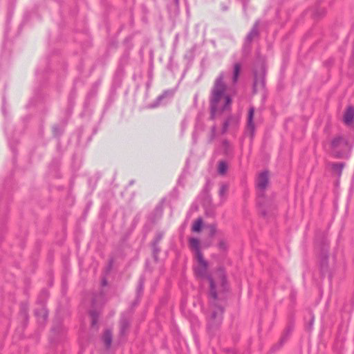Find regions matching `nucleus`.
I'll use <instances>...</instances> for the list:
<instances>
[{"label": "nucleus", "mask_w": 354, "mask_h": 354, "mask_svg": "<svg viewBox=\"0 0 354 354\" xmlns=\"http://www.w3.org/2000/svg\"><path fill=\"white\" fill-rule=\"evenodd\" d=\"M197 265L194 266V270L196 277L201 281L207 280L209 283V290L208 297L214 303L218 299H222L223 294L227 291V283L225 275L220 274L219 281L214 280L208 271V262L203 257L196 258Z\"/></svg>", "instance_id": "obj_1"}, {"label": "nucleus", "mask_w": 354, "mask_h": 354, "mask_svg": "<svg viewBox=\"0 0 354 354\" xmlns=\"http://www.w3.org/2000/svg\"><path fill=\"white\" fill-rule=\"evenodd\" d=\"M224 76L221 73L216 79L209 96L210 119L214 120L218 115L231 109L232 97L225 93Z\"/></svg>", "instance_id": "obj_2"}, {"label": "nucleus", "mask_w": 354, "mask_h": 354, "mask_svg": "<svg viewBox=\"0 0 354 354\" xmlns=\"http://www.w3.org/2000/svg\"><path fill=\"white\" fill-rule=\"evenodd\" d=\"M226 299V293L223 294L222 299H218L214 303H212V299L209 298L211 315L207 322V331L210 336H214L218 332L222 322L223 314L224 313V303Z\"/></svg>", "instance_id": "obj_3"}, {"label": "nucleus", "mask_w": 354, "mask_h": 354, "mask_svg": "<svg viewBox=\"0 0 354 354\" xmlns=\"http://www.w3.org/2000/svg\"><path fill=\"white\" fill-rule=\"evenodd\" d=\"M331 154L336 158H348L353 145L347 136L339 134L334 136L330 143Z\"/></svg>", "instance_id": "obj_4"}, {"label": "nucleus", "mask_w": 354, "mask_h": 354, "mask_svg": "<svg viewBox=\"0 0 354 354\" xmlns=\"http://www.w3.org/2000/svg\"><path fill=\"white\" fill-rule=\"evenodd\" d=\"M104 294L102 291H100L97 294H95L92 296V308L93 309L89 310V315L91 318V326L95 327L97 326V324L98 322V318L100 315V311L98 310V307L102 305V303L104 299Z\"/></svg>", "instance_id": "obj_5"}, {"label": "nucleus", "mask_w": 354, "mask_h": 354, "mask_svg": "<svg viewBox=\"0 0 354 354\" xmlns=\"http://www.w3.org/2000/svg\"><path fill=\"white\" fill-rule=\"evenodd\" d=\"M266 70L264 66H261L259 71H254V82L252 86L253 93H256L259 88L266 86Z\"/></svg>", "instance_id": "obj_6"}, {"label": "nucleus", "mask_w": 354, "mask_h": 354, "mask_svg": "<svg viewBox=\"0 0 354 354\" xmlns=\"http://www.w3.org/2000/svg\"><path fill=\"white\" fill-rule=\"evenodd\" d=\"M133 317L131 310L124 312L120 319V336L124 337L127 335L129 329L131 322Z\"/></svg>", "instance_id": "obj_7"}, {"label": "nucleus", "mask_w": 354, "mask_h": 354, "mask_svg": "<svg viewBox=\"0 0 354 354\" xmlns=\"http://www.w3.org/2000/svg\"><path fill=\"white\" fill-rule=\"evenodd\" d=\"M269 183L268 171H263L261 172L256 180V187L261 192V196H264V192Z\"/></svg>", "instance_id": "obj_8"}, {"label": "nucleus", "mask_w": 354, "mask_h": 354, "mask_svg": "<svg viewBox=\"0 0 354 354\" xmlns=\"http://www.w3.org/2000/svg\"><path fill=\"white\" fill-rule=\"evenodd\" d=\"M259 21H256L254 24L252 29L248 33L245 39V44H244V48H250L251 43L254 39L256 38H258L259 36Z\"/></svg>", "instance_id": "obj_9"}, {"label": "nucleus", "mask_w": 354, "mask_h": 354, "mask_svg": "<svg viewBox=\"0 0 354 354\" xmlns=\"http://www.w3.org/2000/svg\"><path fill=\"white\" fill-rule=\"evenodd\" d=\"M239 120L234 115H229L224 120L222 128L221 133L225 134L228 131L229 128H236L239 125Z\"/></svg>", "instance_id": "obj_10"}, {"label": "nucleus", "mask_w": 354, "mask_h": 354, "mask_svg": "<svg viewBox=\"0 0 354 354\" xmlns=\"http://www.w3.org/2000/svg\"><path fill=\"white\" fill-rule=\"evenodd\" d=\"M189 246L194 251L196 258L203 257L200 248V241L197 238L192 237L189 239Z\"/></svg>", "instance_id": "obj_11"}, {"label": "nucleus", "mask_w": 354, "mask_h": 354, "mask_svg": "<svg viewBox=\"0 0 354 354\" xmlns=\"http://www.w3.org/2000/svg\"><path fill=\"white\" fill-rule=\"evenodd\" d=\"M344 122L350 125L354 122V107L349 106L347 107L343 118Z\"/></svg>", "instance_id": "obj_12"}, {"label": "nucleus", "mask_w": 354, "mask_h": 354, "mask_svg": "<svg viewBox=\"0 0 354 354\" xmlns=\"http://www.w3.org/2000/svg\"><path fill=\"white\" fill-rule=\"evenodd\" d=\"M254 113V108L252 106L249 109L248 123H247L248 129L251 133V137H253L254 133V130H255V126H254V123L253 122Z\"/></svg>", "instance_id": "obj_13"}, {"label": "nucleus", "mask_w": 354, "mask_h": 354, "mask_svg": "<svg viewBox=\"0 0 354 354\" xmlns=\"http://www.w3.org/2000/svg\"><path fill=\"white\" fill-rule=\"evenodd\" d=\"M35 314L37 318L38 322L40 324H44L46 321L48 317V311L44 306H41L40 309H37L35 311Z\"/></svg>", "instance_id": "obj_14"}, {"label": "nucleus", "mask_w": 354, "mask_h": 354, "mask_svg": "<svg viewBox=\"0 0 354 354\" xmlns=\"http://www.w3.org/2000/svg\"><path fill=\"white\" fill-rule=\"evenodd\" d=\"M173 95H174V92L172 91H164L162 94H161L156 98V101L154 102L153 104L151 106L156 107V106L160 105L163 99H165V98L170 99L172 97Z\"/></svg>", "instance_id": "obj_15"}, {"label": "nucleus", "mask_w": 354, "mask_h": 354, "mask_svg": "<svg viewBox=\"0 0 354 354\" xmlns=\"http://www.w3.org/2000/svg\"><path fill=\"white\" fill-rule=\"evenodd\" d=\"M112 338L113 337L111 330L109 329L105 330L102 339L106 348H109L111 347Z\"/></svg>", "instance_id": "obj_16"}, {"label": "nucleus", "mask_w": 354, "mask_h": 354, "mask_svg": "<svg viewBox=\"0 0 354 354\" xmlns=\"http://www.w3.org/2000/svg\"><path fill=\"white\" fill-rule=\"evenodd\" d=\"M144 283H145V278L143 276L140 277V279H139V281H138V287H137V292H136V296H137V301L138 302H140V298L142 297V295L143 293V290H144Z\"/></svg>", "instance_id": "obj_17"}, {"label": "nucleus", "mask_w": 354, "mask_h": 354, "mask_svg": "<svg viewBox=\"0 0 354 354\" xmlns=\"http://www.w3.org/2000/svg\"><path fill=\"white\" fill-rule=\"evenodd\" d=\"M345 166L344 162H333L331 164V169L333 171L337 172L338 176L342 175V170Z\"/></svg>", "instance_id": "obj_18"}, {"label": "nucleus", "mask_w": 354, "mask_h": 354, "mask_svg": "<svg viewBox=\"0 0 354 354\" xmlns=\"http://www.w3.org/2000/svg\"><path fill=\"white\" fill-rule=\"evenodd\" d=\"M241 65L240 63H235L234 64V70H233V77L232 81L234 83H236L238 81V78L240 74Z\"/></svg>", "instance_id": "obj_19"}, {"label": "nucleus", "mask_w": 354, "mask_h": 354, "mask_svg": "<svg viewBox=\"0 0 354 354\" xmlns=\"http://www.w3.org/2000/svg\"><path fill=\"white\" fill-rule=\"evenodd\" d=\"M202 225H203V220L200 217L194 221V223L192 225V230L194 232H200L202 228Z\"/></svg>", "instance_id": "obj_20"}, {"label": "nucleus", "mask_w": 354, "mask_h": 354, "mask_svg": "<svg viewBox=\"0 0 354 354\" xmlns=\"http://www.w3.org/2000/svg\"><path fill=\"white\" fill-rule=\"evenodd\" d=\"M153 257L156 262L158 261V254L160 252V248L158 245L151 243Z\"/></svg>", "instance_id": "obj_21"}, {"label": "nucleus", "mask_w": 354, "mask_h": 354, "mask_svg": "<svg viewBox=\"0 0 354 354\" xmlns=\"http://www.w3.org/2000/svg\"><path fill=\"white\" fill-rule=\"evenodd\" d=\"M222 147L225 154H229L232 152V149L230 142L227 140H224L222 142Z\"/></svg>", "instance_id": "obj_22"}, {"label": "nucleus", "mask_w": 354, "mask_h": 354, "mask_svg": "<svg viewBox=\"0 0 354 354\" xmlns=\"http://www.w3.org/2000/svg\"><path fill=\"white\" fill-rule=\"evenodd\" d=\"M227 165L225 161H220L218 163V171L221 174H224L227 171Z\"/></svg>", "instance_id": "obj_23"}, {"label": "nucleus", "mask_w": 354, "mask_h": 354, "mask_svg": "<svg viewBox=\"0 0 354 354\" xmlns=\"http://www.w3.org/2000/svg\"><path fill=\"white\" fill-rule=\"evenodd\" d=\"M218 248L221 251H226L228 248L227 241L223 239H221L218 243Z\"/></svg>", "instance_id": "obj_24"}, {"label": "nucleus", "mask_w": 354, "mask_h": 354, "mask_svg": "<svg viewBox=\"0 0 354 354\" xmlns=\"http://www.w3.org/2000/svg\"><path fill=\"white\" fill-rule=\"evenodd\" d=\"M163 236H164V232H158L156 234L154 239H153V241H152L151 243H156V244L158 245L159 242L163 238Z\"/></svg>", "instance_id": "obj_25"}, {"label": "nucleus", "mask_w": 354, "mask_h": 354, "mask_svg": "<svg viewBox=\"0 0 354 354\" xmlns=\"http://www.w3.org/2000/svg\"><path fill=\"white\" fill-rule=\"evenodd\" d=\"M227 185H225V184H223L221 185V186L220 187V189H219V196L220 197L223 198L225 196L227 191Z\"/></svg>", "instance_id": "obj_26"}, {"label": "nucleus", "mask_w": 354, "mask_h": 354, "mask_svg": "<svg viewBox=\"0 0 354 354\" xmlns=\"http://www.w3.org/2000/svg\"><path fill=\"white\" fill-rule=\"evenodd\" d=\"M53 131L55 136H59L62 133L63 129L58 125H55L53 127Z\"/></svg>", "instance_id": "obj_27"}, {"label": "nucleus", "mask_w": 354, "mask_h": 354, "mask_svg": "<svg viewBox=\"0 0 354 354\" xmlns=\"http://www.w3.org/2000/svg\"><path fill=\"white\" fill-rule=\"evenodd\" d=\"M216 133V126L214 124L211 127L209 141H212L215 138Z\"/></svg>", "instance_id": "obj_28"}, {"label": "nucleus", "mask_w": 354, "mask_h": 354, "mask_svg": "<svg viewBox=\"0 0 354 354\" xmlns=\"http://www.w3.org/2000/svg\"><path fill=\"white\" fill-rule=\"evenodd\" d=\"M325 13V10L324 8H322L321 10H316L314 13L315 16V17H321L322 15H324Z\"/></svg>", "instance_id": "obj_29"}, {"label": "nucleus", "mask_w": 354, "mask_h": 354, "mask_svg": "<svg viewBox=\"0 0 354 354\" xmlns=\"http://www.w3.org/2000/svg\"><path fill=\"white\" fill-rule=\"evenodd\" d=\"M138 304H139V302L137 301V298H136V300L133 302L131 308L129 309V310H132L133 313V308L135 306H136Z\"/></svg>", "instance_id": "obj_30"}, {"label": "nucleus", "mask_w": 354, "mask_h": 354, "mask_svg": "<svg viewBox=\"0 0 354 354\" xmlns=\"http://www.w3.org/2000/svg\"><path fill=\"white\" fill-rule=\"evenodd\" d=\"M327 261H328V254H323V258H322V263H327Z\"/></svg>", "instance_id": "obj_31"}, {"label": "nucleus", "mask_w": 354, "mask_h": 354, "mask_svg": "<svg viewBox=\"0 0 354 354\" xmlns=\"http://www.w3.org/2000/svg\"><path fill=\"white\" fill-rule=\"evenodd\" d=\"M216 232V229L215 226H212L210 230V235L214 236Z\"/></svg>", "instance_id": "obj_32"}, {"label": "nucleus", "mask_w": 354, "mask_h": 354, "mask_svg": "<svg viewBox=\"0 0 354 354\" xmlns=\"http://www.w3.org/2000/svg\"><path fill=\"white\" fill-rule=\"evenodd\" d=\"M314 322V316L310 314V327H311Z\"/></svg>", "instance_id": "obj_33"}, {"label": "nucleus", "mask_w": 354, "mask_h": 354, "mask_svg": "<svg viewBox=\"0 0 354 354\" xmlns=\"http://www.w3.org/2000/svg\"><path fill=\"white\" fill-rule=\"evenodd\" d=\"M102 285L103 286H106V285H107V281H106V279H102Z\"/></svg>", "instance_id": "obj_34"}, {"label": "nucleus", "mask_w": 354, "mask_h": 354, "mask_svg": "<svg viewBox=\"0 0 354 354\" xmlns=\"http://www.w3.org/2000/svg\"><path fill=\"white\" fill-rule=\"evenodd\" d=\"M46 295H47V292L46 290H44V291L41 292V296L46 297Z\"/></svg>", "instance_id": "obj_35"}, {"label": "nucleus", "mask_w": 354, "mask_h": 354, "mask_svg": "<svg viewBox=\"0 0 354 354\" xmlns=\"http://www.w3.org/2000/svg\"><path fill=\"white\" fill-rule=\"evenodd\" d=\"M261 214L263 216H266V212L265 210L262 209L261 210Z\"/></svg>", "instance_id": "obj_36"}, {"label": "nucleus", "mask_w": 354, "mask_h": 354, "mask_svg": "<svg viewBox=\"0 0 354 354\" xmlns=\"http://www.w3.org/2000/svg\"><path fill=\"white\" fill-rule=\"evenodd\" d=\"M133 183H134L133 180H131V181H130L129 184L132 185V184H133Z\"/></svg>", "instance_id": "obj_37"}, {"label": "nucleus", "mask_w": 354, "mask_h": 354, "mask_svg": "<svg viewBox=\"0 0 354 354\" xmlns=\"http://www.w3.org/2000/svg\"><path fill=\"white\" fill-rule=\"evenodd\" d=\"M176 3H178V0H175Z\"/></svg>", "instance_id": "obj_38"}]
</instances>
